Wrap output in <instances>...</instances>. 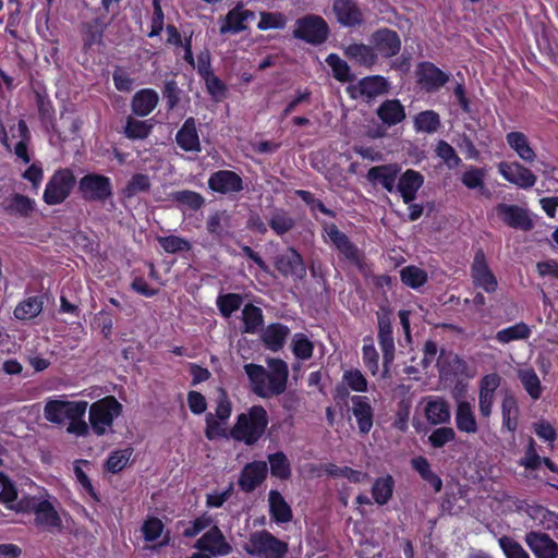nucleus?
Instances as JSON below:
<instances>
[{"mask_svg":"<svg viewBox=\"0 0 558 558\" xmlns=\"http://www.w3.org/2000/svg\"><path fill=\"white\" fill-rule=\"evenodd\" d=\"M324 231L328 235L330 242L335 245L337 251L352 265L361 267L362 254L359 247L350 240V238L339 230L335 223L324 226Z\"/></svg>","mask_w":558,"mask_h":558,"instance_id":"obj_15","label":"nucleus"},{"mask_svg":"<svg viewBox=\"0 0 558 558\" xmlns=\"http://www.w3.org/2000/svg\"><path fill=\"white\" fill-rule=\"evenodd\" d=\"M294 194L306 204L313 215H315L316 211H319L330 218H336V213L327 208L325 204L320 199L316 198L311 191L295 190Z\"/></svg>","mask_w":558,"mask_h":558,"instance_id":"obj_60","label":"nucleus"},{"mask_svg":"<svg viewBox=\"0 0 558 558\" xmlns=\"http://www.w3.org/2000/svg\"><path fill=\"white\" fill-rule=\"evenodd\" d=\"M519 414L517 398L510 392L505 393L501 401L502 428L513 434L519 426Z\"/></svg>","mask_w":558,"mask_h":558,"instance_id":"obj_36","label":"nucleus"},{"mask_svg":"<svg viewBox=\"0 0 558 558\" xmlns=\"http://www.w3.org/2000/svg\"><path fill=\"white\" fill-rule=\"evenodd\" d=\"M76 178L70 168H60L48 180L43 194V201L49 205L62 204L72 193Z\"/></svg>","mask_w":558,"mask_h":558,"instance_id":"obj_7","label":"nucleus"},{"mask_svg":"<svg viewBox=\"0 0 558 558\" xmlns=\"http://www.w3.org/2000/svg\"><path fill=\"white\" fill-rule=\"evenodd\" d=\"M376 113L380 121L388 126L397 125L405 119V109L399 99H386L380 104Z\"/></svg>","mask_w":558,"mask_h":558,"instance_id":"obj_35","label":"nucleus"},{"mask_svg":"<svg viewBox=\"0 0 558 558\" xmlns=\"http://www.w3.org/2000/svg\"><path fill=\"white\" fill-rule=\"evenodd\" d=\"M352 402V414L354 415L359 432L366 435L374 425V409L365 396L354 395L350 398Z\"/></svg>","mask_w":558,"mask_h":558,"instance_id":"obj_24","label":"nucleus"},{"mask_svg":"<svg viewBox=\"0 0 558 558\" xmlns=\"http://www.w3.org/2000/svg\"><path fill=\"white\" fill-rule=\"evenodd\" d=\"M268 226L277 235L282 236L295 227V220L283 208H276L268 220Z\"/></svg>","mask_w":558,"mask_h":558,"instance_id":"obj_43","label":"nucleus"},{"mask_svg":"<svg viewBox=\"0 0 558 558\" xmlns=\"http://www.w3.org/2000/svg\"><path fill=\"white\" fill-rule=\"evenodd\" d=\"M268 465L265 461L248 462L242 469L238 485L244 493L255 490L267 477Z\"/></svg>","mask_w":558,"mask_h":558,"instance_id":"obj_20","label":"nucleus"},{"mask_svg":"<svg viewBox=\"0 0 558 558\" xmlns=\"http://www.w3.org/2000/svg\"><path fill=\"white\" fill-rule=\"evenodd\" d=\"M332 12L342 27L359 28L366 22L357 0H333Z\"/></svg>","mask_w":558,"mask_h":558,"instance_id":"obj_14","label":"nucleus"},{"mask_svg":"<svg viewBox=\"0 0 558 558\" xmlns=\"http://www.w3.org/2000/svg\"><path fill=\"white\" fill-rule=\"evenodd\" d=\"M172 202L177 203L180 207H184L191 210H199L204 204L205 198L198 192L191 190L175 191L170 194Z\"/></svg>","mask_w":558,"mask_h":558,"instance_id":"obj_46","label":"nucleus"},{"mask_svg":"<svg viewBox=\"0 0 558 558\" xmlns=\"http://www.w3.org/2000/svg\"><path fill=\"white\" fill-rule=\"evenodd\" d=\"M35 100L43 128L47 132L58 133L56 109L49 96L45 92L35 90Z\"/></svg>","mask_w":558,"mask_h":558,"instance_id":"obj_30","label":"nucleus"},{"mask_svg":"<svg viewBox=\"0 0 558 558\" xmlns=\"http://www.w3.org/2000/svg\"><path fill=\"white\" fill-rule=\"evenodd\" d=\"M292 35L312 46H320L328 40L330 27L323 16L308 13L296 19Z\"/></svg>","mask_w":558,"mask_h":558,"instance_id":"obj_4","label":"nucleus"},{"mask_svg":"<svg viewBox=\"0 0 558 558\" xmlns=\"http://www.w3.org/2000/svg\"><path fill=\"white\" fill-rule=\"evenodd\" d=\"M207 184L213 192L223 195L240 193L244 190L242 177L232 170L213 172L208 178Z\"/></svg>","mask_w":558,"mask_h":558,"instance_id":"obj_17","label":"nucleus"},{"mask_svg":"<svg viewBox=\"0 0 558 558\" xmlns=\"http://www.w3.org/2000/svg\"><path fill=\"white\" fill-rule=\"evenodd\" d=\"M507 144L525 162L532 163L536 159V154L532 148L527 136L519 131L509 132L506 135Z\"/></svg>","mask_w":558,"mask_h":558,"instance_id":"obj_37","label":"nucleus"},{"mask_svg":"<svg viewBox=\"0 0 558 558\" xmlns=\"http://www.w3.org/2000/svg\"><path fill=\"white\" fill-rule=\"evenodd\" d=\"M80 401L50 400L45 404L44 415L47 421L62 424L70 416L76 415Z\"/></svg>","mask_w":558,"mask_h":558,"instance_id":"obj_28","label":"nucleus"},{"mask_svg":"<svg viewBox=\"0 0 558 558\" xmlns=\"http://www.w3.org/2000/svg\"><path fill=\"white\" fill-rule=\"evenodd\" d=\"M290 333V328L280 323L270 324L262 336V340L267 349L272 352L281 350Z\"/></svg>","mask_w":558,"mask_h":558,"instance_id":"obj_38","label":"nucleus"},{"mask_svg":"<svg viewBox=\"0 0 558 558\" xmlns=\"http://www.w3.org/2000/svg\"><path fill=\"white\" fill-rule=\"evenodd\" d=\"M387 80L380 75L366 76L359 82L361 95L373 98L387 92Z\"/></svg>","mask_w":558,"mask_h":558,"instance_id":"obj_50","label":"nucleus"},{"mask_svg":"<svg viewBox=\"0 0 558 558\" xmlns=\"http://www.w3.org/2000/svg\"><path fill=\"white\" fill-rule=\"evenodd\" d=\"M175 143L183 151H202L199 135L196 128V120L193 117H189L184 120L182 126L175 134Z\"/></svg>","mask_w":558,"mask_h":558,"instance_id":"obj_23","label":"nucleus"},{"mask_svg":"<svg viewBox=\"0 0 558 558\" xmlns=\"http://www.w3.org/2000/svg\"><path fill=\"white\" fill-rule=\"evenodd\" d=\"M34 522L36 526L45 530H60L62 526V520L56 510L54 506L47 499L40 500L36 505Z\"/></svg>","mask_w":558,"mask_h":558,"instance_id":"obj_29","label":"nucleus"},{"mask_svg":"<svg viewBox=\"0 0 558 558\" xmlns=\"http://www.w3.org/2000/svg\"><path fill=\"white\" fill-rule=\"evenodd\" d=\"M496 211L502 222L512 229L530 231L534 227L527 209L518 205L500 203L496 206Z\"/></svg>","mask_w":558,"mask_h":558,"instance_id":"obj_18","label":"nucleus"},{"mask_svg":"<svg viewBox=\"0 0 558 558\" xmlns=\"http://www.w3.org/2000/svg\"><path fill=\"white\" fill-rule=\"evenodd\" d=\"M254 19L255 13L252 10L244 9L243 3L239 2L226 14L219 33L220 35L242 33L247 28L246 22Z\"/></svg>","mask_w":558,"mask_h":558,"instance_id":"obj_21","label":"nucleus"},{"mask_svg":"<svg viewBox=\"0 0 558 558\" xmlns=\"http://www.w3.org/2000/svg\"><path fill=\"white\" fill-rule=\"evenodd\" d=\"M292 352L299 360H310L313 356L314 344L306 335L296 332L292 338Z\"/></svg>","mask_w":558,"mask_h":558,"instance_id":"obj_58","label":"nucleus"},{"mask_svg":"<svg viewBox=\"0 0 558 558\" xmlns=\"http://www.w3.org/2000/svg\"><path fill=\"white\" fill-rule=\"evenodd\" d=\"M378 333L377 339L383 352L384 373H388L395 360V339L392 331V310L388 305H381L376 312Z\"/></svg>","mask_w":558,"mask_h":558,"instance_id":"obj_8","label":"nucleus"},{"mask_svg":"<svg viewBox=\"0 0 558 558\" xmlns=\"http://www.w3.org/2000/svg\"><path fill=\"white\" fill-rule=\"evenodd\" d=\"M454 421L459 432L465 434H475L478 432L475 413L471 403L466 400L458 401Z\"/></svg>","mask_w":558,"mask_h":558,"instance_id":"obj_33","label":"nucleus"},{"mask_svg":"<svg viewBox=\"0 0 558 558\" xmlns=\"http://www.w3.org/2000/svg\"><path fill=\"white\" fill-rule=\"evenodd\" d=\"M87 407V401L80 400V404L76 408L78 413L68 418L69 425L66 427V432L69 434H73L76 436H86L88 434V426L84 421Z\"/></svg>","mask_w":558,"mask_h":558,"instance_id":"obj_54","label":"nucleus"},{"mask_svg":"<svg viewBox=\"0 0 558 558\" xmlns=\"http://www.w3.org/2000/svg\"><path fill=\"white\" fill-rule=\"evenodd\" d=\"M343 54L354 64L372 69L378 62L376 49L373 45H366L364 43H352L343 48Z\"/></svg>","mask_w":558,"mask_h":558,"instance_id":"obj_27","label":"nucleus"},{"mask_svg":"<svg viewBox=\"0 0 558 558\" xmlns=\"http://www.w3.org/2000/svg\"><path fill=\"white\" fill-rule=\"evenodd\" d=\"M401 282L414 290H418L428 281L427 272L414 265H409L400 270Z\"/></svg>","mask_w":558,"mask_h":558,"instance_id":"obj_48","label":"nucleus"},{"mask_svg":"<svg viewBox=\"0 0 558 558\" xmlns=\"http://www.w3.org/2000/svg\"><path fill=\"white\" fill-rule=\"evenodd\" d=\"M411 466L418 473L420 477L434 489L435 493H439L442 489V480L432 470L427 458L423 456L413 458L411 460Z\"/></svg>","mask_w":558,"mask_h":558,"instance_id":"obj_40","label":"nucleus"},{"mask_svg":"<svg viewBox=\"0 0 558 558\" xmlns=\"http://www.w3.org/2000/svg\"><path fill=\"white\" fill-rule=\"evenodd\" d=\"M123 405L114 396H106L89 407V423L95 435L104 436L122 414Z\"/></svg>","mask_w":558,"mask_h":558,"instance_id":"obj_3","label":"nucleus"},{"mask_svg":"<svg viewBox=\"0 0 558 558\" xmlns=\"http://www.w3.org/2000/svg\"><path fill=\"white\" fill-rule=\"evenodd\" d=\"M245 551L258 558H284L289 551V545L269 531L263 530L250 535Z\"/></svg>","mask_w":558,"mask_h":558,"instance_id":"obj_5","label":"nucleus"},{"mask_svg":"<svg viewBox=\"0 0 558 558\" xmlns=\"http://www.w3.org/2000/svg\"><path fill=\"white\" fill-rule=\"evenodd\" d=\"M268 500L269 514L272 521L278 524H283L293 519L292 509L280 492L271 489L268 495Z\"/></svg>","mask_w":558,"mask_h":558,"instance_id":"obj_34","label":"nucleus"},{"mask_svg":"<svg viewBox=\"0 0 558 558\" xmlns=\"http://www.w3.org/2000/svg\"><path fill=\"white\" fill-rule=\"evenodd\" d=\"M244 298L239 293H225L217 296L216 305L221 316L229 318L234 312L240 310Z\"/></svg>","mask_w":558,"mask_h":558,"instance_id":"obj_53","label":"nucleus"},{"mask_svg":"<svg viewBox=\"0 0 558 558\" xmlns=\"http://www.w3.org/2000/svg\"><path fill=\"white\" fill-rule=\"evenodd\" d=\"M287 25V16L281 12H266L259 13V22L257 28L259 31L268 29H283Z\"/></svg>","mask_w":558,"mask_h":558,"instance_id":"obj_59","label":"nucleus"},{"mask_svg":"<svg viewBox=\"0 0 558 558\" xmlns=\"http://www.w3.org/2000/svg\"><path fill=\"white\" fill-rule=\"evenodd\" d=\"M414 74L416 85L426 94L439 92L450 81V74L430 61L418 62Z\"/></svg>","mask_w":558,"mask_h":558,"instance_id":"obj_9","label":"nucleus"},{"mask_svg":"<svg viewBox=\"0 0 558 558\" xmlns=\"http://www.w3.org/2000/svg\"><path fill=\"white\" fill-rule=\"evenodd\" d=\"M77 192L87 203H105L113 196V186L109 177L89 172L78 180Z\"/></svg>","mask_w":558,"mask_h":558,"instance_id":"obj_6","label":"nucleus"},{"mask_svg":"<svg viewBox=\"0 0 558 558\" xmlns=\"http://www.w3.org/2000/svg\"><path fill=\"white\" fill-rule=\"evenodd\" d=\"M498 172L506 181L522 190L533 187L537 181V177L532 172V170L524 167L519 161L499 162Z\"/></svg>","mask_w":558,"mask_h":558,"instance_id":"obj_16","label":"nucleus"},{"mask_svg":"<svg viewBox=\"0 0 558 558\" xmlns=\"http://www.w3.org/2000/svg\"><path fill=\"white\" fill-rule=\"evenodd\" d=\"M270 465V474L280 480H289L291 477V464L287 456L282 451L268 454Z\"/></svg>","mask_w":558,"mask_h":558,"instance_id":"obj_52","label":"nucleus"},{"mask_svg":"<svg viewBox=\"0 0 558 558\" xmlns=\"http://www.w3.org/2000/svg\"><path fill=\"white\" fill-rule=\"evenodd\" d=\"M435 151L449 169H454L462 162L454 148L444 140L438 141Z\"/></svg>","mask_w":558,"mask_h":558,"instance_id":"obj_61","label":"nucleus"},{"mask_svg":"<svg viewBox=\"0 0 558 558\" xmlns=\"http://www.w3.org/2000/svg\"><path fill=\"white\" fill-rule=\"evenodd\" d=\"M274 266L282 277H292L295 280H302L306 277L304 259L293 246H289L283 253L277 255Z\"/></svg>","mask_w":558,"mask_h":558,"instance_id":"obj_12","label":"nucleus"},{"mask_svg":"<svg viewBox=\"0 0 558 558\" xmlns=\"http://www.w3.org/2000/svg\"><path fill=\"white\" fill-rule=\"evenodd\" d=\"M267 366L268 369L255 363L244 365L252 392L263 399L282 395L289 379V367L283 360L268 359Z\"/></svg>","mask_w":558,"mask_h":558,"instance_id":"obj_1","label":"nucleus"},{"mask_svg":"<svg viewBox=\"0 0 558 558\" xmlns=\"http://www.w3.org/2000/svg\"><path fill=\"white\" fill-rule=\"evenodd\" d=\"M424 415L432 425H441L450 421V408L442 397H428L424 408Z\"/></svg>","mask_w":558,"mask_h":558,"instance_id":"obj_32","label":"nucleus"},{"mask_svg":"<svg viewBox=\"0 0 558 558\" xmlns=\"http://www.w3.org/2000/svg\"><path fill=\"white\" fill-rule=\"evenodd\" d=\"M395 480L390 474L377 477L371 488L372 497L378 506H385L392 498Z\"/></svg>","mask_w":558,"mask_h":558,"instance_id":"obj_41","label":"nucleus"},{"mask_svg":"<svg viewBox=\"0 0 558 558\" xmlns=\"http://www.w3.org/2000/svg\"><path fill=\"white\" fill-rule=\"evenodd\" d=\"M151 187L150 179L147 174L144 173H135L128 181L123 195L126 198H132L138 193L148 192Z\"/></svg>","mask_w":558,"mask_h":558,"instance_id":"obj_56","label":"nucleus"},{"mask_svg":"<svg viewBox=\"0 0 558 558\" xmlns=\"http://www.w3.org/2000/svg\"><path fill=\"white\" fill-rule=\"evenodd\" d=\"M400 170L401 168L397 163L375 166L368 169L366 178L369 182L379 183L387 192L392 193L397 187L396 181Z\"/></svg>","mask_w":558,"mask_h":558,"instance_id":"obj_25","label":"nucleus"},{"mask_svg":"<svg viewBox=\"0 0 558 558\" xmlns=\"http://www.w3.org/2000/svg\"><path fill=\"white\" fill-rule=\"evenodd\" d=\"M437 367L442 378H451L466 375L468 363L452 351L440 350L437 359Z\"/></svg>","mask_w":558,"mask_h":558,"instance_id":"obj_22","label":"nucleus"},{"mask_svg":"<svg viewBox=\"0 0 558 558\" xmlns=\"http://www.w3.org/2000/svg\"><path fill=\"white\" fill-rule=\"evenodd\" d=\"M470 275L475 288H481L489 294L497 291V278L489 268L486 254L481 247L474 253L473 262L470 267Z\"/></svg>","mask_w":558,"mask_h":558,"instance_id":"obj_10","label":"nucleus"},{"mask_svg":"<svg viewBox=\"0 0 558 558\" xmlns=\"http://www.w3.org/2000/svg\"><path fill=\"white\" fill-rule=\"evenodd\" d=\"M35 206L36 203L33 198L20 193H14L7 201V203L3 206V209L7 214L11 216L27 218L35 210Z\"/></svg>","mask_w":558,"mask_h":558,"instance_id":"obj_39","label":"nucleus"},{"mask_svg":"<svg viewBox=\"0 0 558 558\" xmlns=\"http://www.w3.org/2000/svg\"><path fill=\"white\" fill-rule=\"evenodd\" d=\"M519 379L533 400H538L542 396L541 380L534 369H524L519 373Z\"/></svg>","mask_w":558,"mask_h":558,"instance_id":"obj_55","label":"nucleus"},{"mask_svg":"<svg viewBox=\"0 0 558 558\" xmlns=\"http://www.w3.org/2000/svg\"><path fill=\"white\" fill-rule=\"evenodd\" d=\"M369 41L376 49L377 57L384 59L398 56L402 47L400 35L389 27H380L373 32Z\"/></svg>","mask_w":558,"mask_h":558,"instance_id":"obj_13","label":"nucleus"},{"mask_svg":"<svg viewBox=\"0 0 558 558\" xmlns=\"http://www.w3.org/2000/svg\"><path fill=\"white\" fill-rule=\"evenodd\" d=\"M244 333H255L264 325V315L260 307L254 304H246L242 310Z\"/></svg>","mask_w":558,"mask_h":558,"instance_id":"obj_45","label":"nucleus"},{"mask_svg":"<svg viewBox=\"0 0 558 558\" xmlns=\"http://www.w3.org/2000/svg\"><path fill=\"white\" fill-rule=\"evenodd\" d=\"M524 542L536 558H558V544L545 532L530 531Z\"/></svg>","mask_w":558,"mask_h":558,"instance_id":"obj_19","label":"nucleus"},{"mask_svg":"<svg viewBox=\"0 0 558 558\" xmlns=\"http://www.w3.org/2000/svg\"><path fill=\"white\" fill-rule=\"evenodd\" d=\"M157 241L163 251L169 254L187 252L192 247L187 240L178 235L158 236Z\"/></svg>","mask_w":558,"mask_h":558,"instance_id":"obj_62","label":"nucleus"},{"mask_svg":"<svg viewBox=\"0 0 558 558\" xmlns=\"http://www.w3.org/2000/svg\"><path fill=\"white\" fill-rule=\"evenodd\" d=\"M413 123L417 132L427 134L436 133L441 126L440 116L434 110L421 111L415 116Z\"/></svg>","mask_w":558,"mask_h":558,"instance_id":"obj_47","label":"nucleus"},{"mask_svg":"<svg viewBox=\"0 0 558 558\" xmlns=\"http://www.w3.org/2000/svg\"><path fill=\"white\" fill-rule=\"evenodd\" d=\"M342 379L347 386L355 392H366L368 390L367 379L357 368L345 371L343 373Z\"/></svg>","mask_w":558,"mask_h":558,"instance_id":"obj_63","label":"nucleus"},{"mask_svg":"<svg viewBox=\"0 0 558 558\" xmlns=\"http://www.w3.org/2000/svg\"><path fill=\"white\" fill-rule=\"evenodd\" d=\"M159 95L153 88L136 92L131 100V110L137 117H147L158 106Z\"/></svg>","mask_w":558,"mask_h":558,"instance_id":"obj_31","label":"nucleus"},{"mask_svg":"<svg viewBox=\"0 0 558 558\" xmlns=\"http://www.w3.org/2000/svg\"><path fill=\"white\" fill-rule=\"evenodd\" d=\"M498 543L506 558H530L522 545L510 536H501Z\"/></svg>","mask_w":558,"mask_h":558,"instance_id":"obj_64","label":"nucleus"},{"mask_svg":"<svg viewBox=\"0 0 558 558\" xmlns=\"http://www.w3.org/2000/svg\"><path fill=\"white\" fill-rule=\"evenodd\" d=\"M194 547L214 557L228 556L233 551L232 545L227 541L220 527L214 524L195 543Z\"/></svg>","mask_w":558,"mask_h":558,"instance_id":"obj_11","label":"nucleus"},{"mask_svg":"<svg viewBox=\"0 0 558 558\" xmlns=\"http://www.w3.org/2000/svg\"><path fill=\"white\" fill-rule=\"evenodd\" d=\"M43 308L44 301L41 296H29L15 306L13 315L19 320H31L37 317Z\"/></svg>","mask_w":558,"mask_h":558,"instance_id":"obj_42","label":"nucleus"},{"mask_svg":"<svg viewBox=\"0 0 558 558\" xmlns=\"http://www.w3.org/2000/svg\"><path fill=\"white\" fill-rule=\"evenodd\" d=\"M153 124L129 116L125 120L124 134L129 140H145L149 136Z\"/></svg>","mask_w":558,"mask_h":558,"instance_id":"obj_51","label":"nucleus"},{"mask_svg":"<svg viewBox=\"0 0 558 558\" xmlns=\"http://www.w3.org/2000/svg\"><path fill=\"white\" fill-rule=\"evenodd\" d=\"M325 61L330 66L333 78L338 82L351 83L356 78L348 62L342 60L337 53H329Z\"/></svg>","mask_w":558,"mask_h":558,"instance_id":"obj_44","label":"nucleus"},{"mask_svg":"<svg viewBox=\"0 0 558 558\" xmlns=\"http://www.w3.org/2000/svg\"><path fill=\"white\" fill-rule=\"evenodd\" d=\"M81 464L89 465V461H87V460H78V461H76L74 463L73 471H74L76 481L82 486V489L84 490V493L86 495H88L94 502H100L99 494L94 488V486H93L89 477L87 476V474L81 468Z\"/></svg>","mask_w":558,"mask_h":558,"instance_id":"obj_57","label":"nucleus"},{"mask_svg":"<svg viewBox=\"0 0 558 558\" xmlns=\"http://www.w3.org/2000/svg\"><path fill=\"white\" fill-rule=\"evenodd\" d=\"M269 416L263 405H252L246 413L238 415L229 436L246 446L255 445L265 434Z\"/></svg>","mask_w":558,"mask_h":558,"instance_id":"obj_2","label":"nucleus"},{"mask_svg":"<svg viewBox=\"0 0 558 558\" xmlns=\"http://www.w3.org/2000/svg\"><path fill=\"white\" fill-rule=\"evenodd\" d=\"M424 184V175L414 169H407L398 179L396 190L400 193L404 204L416 198L418 190Z\"/></svg>","mask_w":558,"mask_h":558,"instance_id":"obj_26","label":"nucleus"},{"mask_svg":"<svg viewBox=\"0 0 558 558\" xmlns=\"http://www.w3.org/2000/svg\"><path fill=\"white\" fill-rule=\"evenodd\" d=\"M531 328L523 322L517 323L512 326L498 330L495 339L499 343H509L517 340H525L531 336Z\"/></svg>","mask_w":558,"mask_h":558,"instance_id":"obj_49","label":"nucleus"}]
</instances>
